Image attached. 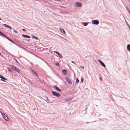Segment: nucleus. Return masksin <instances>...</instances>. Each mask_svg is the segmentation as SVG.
<instances>
[{"label":"nucleus","instance_id":"26","mask_svg":"<svg viewBox=\"0 0 130 130\" xmlns=\"http://www.w3.org/2000/svg\"><path fill=\"white\" fill-rule=\"evenodd\" d=\"M83 80H84V79L83 78H82L81 79V82H82V83H83Z\"/></svg>","mask_w":130,"mask_h":130},{"label":"nucleus","instance_id":"1","mask_svg":"<svg viewBox=\"0 0 130 130\" xmlns=\"http://www.w3.org/2000/svg\"><path fill=\"white\" fill-rule=\"evenodd\" d=\"M11 67L13 70H15L18 73H19V70L18 68L15 67L14 66L12 65L11 66Z\"/></svg>","mask_w":130,"mask_h":130},{"label":"nucleus","instance_id":"27","mask_svg":"<svg viewBox=\"0 0 130 130\" xmlns=\"http://www.w3.org/2000/svg\"><path fill=\"white\" fill-rule=\"evenodd\" d=\"M98 61L100 63V64L102 62L100 60H98Z\"/></svg>","mask_w":130,"mask_h":130},{"label":"nucleus","instance_id":"2","mask_svg":"<svg viewBox=\"0 0 130 130\" xmlns=\"http://www.w3.org/2000/svg\"><path fill=\"white\" fill-rule=\"evenodd\" d=\"M52 93L53 95L57 97H59L60 96L59 93L55 91H52Z\"/></svg>","mask_w":130,"mask_h":130},{"label":"nucleus","instance_id":"41","mask_svg":"<svg viewBox=\"0 0 130 130\" xmlns=\"http://www.w3.org/2000/svg\"><path fill=\"white\" fill-rule=\"evenodd\" d=\"M128 13H129V15H130V11H128Z\"/></svg>","mask_w":130,"mask_h":130},{"label":"nucleus","instance_id":"4","mask_svg":"<svg viewBox=\"0 0 130 130\" xmlns=\"http://www.w3.org/2000/svg\"><path fill=\"white\" fill-rule=\"evenodd\" d=\"M91 22L93 24L95 25H98L99 23V21L97 20H93Z\"/></svg>","mask_w":130,"mask_h":130},{"label":"nucleus","instance_id":"40","mask_svg":"<svg viewBox=\"0 0 130 130\" xmlns=\"http://www.w3.org/2000/svg\"><path fill=\"white\" fill-rule=\"evenodd\" d=\"M16 61L18 63V61H17V60L16 59Z\"/></svg>","mask_w":130,"mask_h":130},{"label":"nucleus","instance_id":"18","mask_svg":"<svg viewBox=\"0 0 130 130\" xmlns=\"http://www.w3.org/2000/svg\"><path fill=\"white\" fill-rule=\"evenodd\" d=\"M5 35L1 31H0V35L2 37H3Z\"/></svg>","mask_w":130,"mask_h":130},{"label":"nucleus","instance_id":"32","mask_svg":"<svg viewBox=\"0 0 130 130\" xmlns=\"http://www.w3.org/2000/svg\"><path fill=\"white\" fill-rule=\"evenodd\" d=\"M8 28H10L11 29H12V28L9 26V27H8Z\"/></svg>","mask_w":130,"mask_h":130},{"label":"nucleus","instance_id":"12","mask_svg":"<svg viewBox=\"0 0 130 130\" xmlns=\"http://www.w3.org/2000/svg\"><path fill=\"white\" fill-rule=\"evenodd\" d=\"M127 50L130 52V44H128L127 46Z\"/></svg>","mask_w":130,"mask_h":130},{"label":"nucleus","instance_id":"5","mask_svg":"<svg viewBox=\"0 0 130 130\" xmlns=\"http://www.w3.org/2000/svg\"><path fill=\"white\" fill-rule=\"evenodd\" d=\"M2 115L3 116V118L6 121H8V119L6 116L3 113H2Z\"/></svg>","mask_w":130,"mask_h":130},{"label":"nucleus","instance_id":"35","mask_svg":"<svg viewBox=\"0 0 130 130\" xmlns=\"http://www.w3.org/2000/svg\"><path fill=\"white\" fill-rule=\"evenodd\" d=\"M42 59L47 64V63L45 60H43L42 59Z\"/></svg>","mask_w":130,"mask_h":130},{"label":"nucleus","instance_id":"31","mask_svg":"<svg viewBox=\"0 0 130 130\" xmlns=\"http://www.w3.org/2000/svg\"><path fill=\"white\" fill-rule=\"evenodd\" d=\"M22 30H23V31H26V30L25 29H22Z\"/></svg>","mask_w":130,"mask_h":130},{"label":"nucleus","instance_id":"16","mask_svg":"<svg viewBox=\"0 0 130 130\" xmlns=\"http://www.w3.org/2000/svg\"><path fill=\"white\" fill-rule=\"evenodd\" d=\"M32 38L33 39H35L37 40L38 39V37H35L33 35H32Z\"/></svg>","mask_w":130,"mask_h":130},{"label":"nucleus","instance_id":"24","mask_svg":"<svg viewBox=\"0 0 130 130\" xmlns=\"http://www.w3.org/2000/svg\"><path fill=\"white\" fill-rule=\"evenodd\" d=\"M8 70L10 72H12L13 71L12 70H11L12 69L10 68H8Z\"/></svg>","mask_w":130,"mask_h":130},{"label":"nucleus","instance_id":"43","mask_svg":"<svg viewBox=\"0 0 130 130\" xmlns=\"http://www.w3.org/2000/svg\"><path fill=\"white\" fill-rule=\"evenodd\" d=\"M99 120L101 121L102 120V119H99Z\"/></svg>","mask_w":130,"mask_h":130},{"label":"nucleus","instance_id":"47","mask_svg":"<svg viewBox=\"0 0 130 130\" xmlns=\"http://www.w3.org/2000/svg\"><path fill=\"white\" fill-rule=\"evenodd\" d=\"M85 57V58H87V57Z\"/></svg>","mask_w":130,"mask_h":130},{"label":"nucleus","instance_id":"6","mask_svg":"<svg viewBox=\"0 0 130 130\" xmlns=\"http://www.w3.org/2000/svg\"><path fill=\"white\" fill-rule=\"evenodd\" d=\"M75 5L78 7H80L82 6V4L81 3L79 2H76Z\"/></svg>","mask_w":130,"mask_h":130},{"label":"nucleus","instance_id":"20","mask_svg":"<svg viewBox=\"0 0 130 130\" xmlns=\"http://www.w3.org/2000/svg\"><path fill=\"white\" fill-rule=\"evenodd\" d=\"M4 38H6L7 39L9 40V41L10 40V39H9L8 38L6 37L5 35H4V37H3Z\"/></svg>","mask_w":130,"mask_h":130},{"label":"nucleus","instance_id":"7","mask_svg":"<svg viewBox=\"0 0 130 130\" xmlns=\"http://www.w3.org/2000/svg\"><path fill=\"white\" fill-rule=\"evenodd\" d=\"M54 52L56 54H57L60 58H62V55L57 51H54Z\"/></svg>","mask_w":130,"mask_h":130},{"label":"nucleus","instance_id":"44","mask_svg":"<svg viewBox=\"0 0 130 130\" xmlns=\"http://www.w3.org/2000/svg\"><path fill=\"white\" fill-rule=\"evenodd\" d=\"M88 123H89V122H87L86 123H87V124H88Z\"/></svg>","mask_w":130,"mask_h":130},{"label":"nucleus","instance_id":"21","mask_svg":"<svg viewBox=\"0 0 130 130\" xmlns=\"http://www.w3.org/2000/svg\"><path fill=\"white\" fill-rule=\"evenodd\" d=\"M3 25L5 27H9V26L7 24H3Z\"/></svg>","mask_w":130,"mask_h":130},{"label":"nucleus","instance_id":"3","mask_svg":"<svg viewBox=\"0 0 130 130\" xmlns=\"http://www.w3.org/2000/svg\"><path fill=\"white\" fill-rule=\"evenodd\" d=\"M65 79L66 80L67 82L69 84H72V82L70 79L67 76H66Z\"/></svg>","mask_w":130,"mask_h":130},{"label":"nucleus","instance_id":"25","mask_svg":"<svg viewBox=\"0 0 130 130\" xmlns=\"http://www.w3.org/2000/svg\"><path fill=\"white\" fill-rule=\"evenodd\" d=\"M46 100L48 102H50V100H49V99L47 97H46Z\"/></svg>","mask_w":130,"mask_h":130},{"label":"nucleus","instance_id":"11","mask_svg":"<svg viewBox=\"0 0 130 130\" xmlns=\"http://www.w3.org/2000/svg\"><path fill=\"white\" fill-rule=\"evenodd\" d=\"M22 36L23 37H24L25 38H30L31 37L30 36H27V35H25L24 34H23L22 35Z\"/></svg>","mask_w":130,"mask_h":130},{"label":"nucleus","instance_id":"9","mask_svg":"<svg viewBox=\"0 0 130 130\" xmlns=\"http://www.w3.org/2000/svg\"><path fill=\"white\" fill-rule=\"evenodd\" d=\"M31 70L32 72L34 73L35 75H36L37 77H38L39 76L38 74L36 72H35L34 70L32 69H31Z\"/></svg>","mask_w":130,"mask_h":130},{"label":"nucleus","instance_id":"23","mask_svg":"<svg viewBox=\"0 0 130 130\" xmlns=\"http://www.w3.org/2000/svg\"><path fill=\"white\" fill-rule=\"evenodd\" d=\"M55 64L57 66H59V64L58 62H56Z\"/></svg>","mask_w":130,"mask_h":130},{"label":"nucleus","instance_id":"17","mask_svg":"<svg viewBox=\"0 0 130 130\" xmlns=\"http://www.w3.org/2000/svg\"><path fill=\"white\" fill-rule=\"evenodd\" d=\"M100 64L104 68H105V65L103 62H102Z\"/></svg>","mask_w":130,"mask_h":130},{"label":"nucleus","instance_id":"45","mask_svg":"<svg viewBox=\"0 0 130 130\" xmlns=\"http://www.w3.org/2000/svg\"><path fill=\"white\" fill-rule=\"evenodd\" d=\"M1 55V53L0 52V55Z\"/></svg>","mask_w":130,"mask_h":130},{"label":"nucleus","instance_id":"22","mask_svg":"<svg viewBox=\"0 0 130 130\" xmlns=\"http://www.w3.org/2000/svg\"><path fill=\"white\" fill-rule=\"evenodd\" d=\"M126 8L127 11L128 12V11H130V9L128 8L127 7H126Z\"/></svg>","mask_w":130,"mask_h":130},{"label":"nucleus","instance_id":"38","mask_svg":"<svg viewBox=\"0 0 130 130\" xmlns=\"http://www.w3.org/2000/svg\"><path fill=\"white\" fill-rule=\"evenodd\" d=\"M14 32H15V33H17V31L16 30H14Z\"/></svg>","mask_w":130,"mask_h":130},{"label":"nucleus","instance_id":"34","mask_svg":"<svg viewBox=\"0 0 130 130\" xmlns=\"http://www.w3.org/2000/svg\"><path fill=\"white\" fill-rule=\"evenodd\" d=\"M14 43V44H15V45H16L17 46V44L15 42H14V43Z\"/></svg>","mask_w":130,"mask_h":130},{"label":"nucleus","instance_id":"37","mask_svg":"<svg viewBox=\"0 0 130 130\" xmlns=\"http://www.w3.org/2000/svg\"><path fill=\"white\" fill-rule=\"evenodd\" d=\"M100 80L101 81H102V78L101 77H100Z\"/></svg>","mask_w":130,"mask_h":130},{"label":"nucleus","instance_id":"42","mask_svg":"<svg viewBox=\"0 0 130 130\" xmlns=\"http://www.w3.org/2000/svg\"><path fill=\"white\" fill-rule=\"evenodd\" d=\"M87 108H86V110H87Z\"/></svg>","mask_w":130,"mask_h":130},{"label":"nucleus","instance_id":"10","mask_svg":"<svg viewBox=\"0 0 130 130\" xmlns=\"http://www.w3.org/2000/svg\"><path fill=\"white\" fill-rule=\"evenodd\" d=\"M59 30L60 31L62 32L63 33L65 34H66L65 31V30L62 28L60 27L59 28Z\"/></svg>","mask_w":130,"mask_h":130},{"label":"nucleus","instance_id":"28","mask_svg":"<svg viewBox=\"0 0 130 130\" xmlns=\"http://www.w3.org/2000/svg\"><path fill=\"white\" fill-rule=\"evenodd\" d=\"M71 62L72 63H74L75 64L76 66H77V65L73 61H71Z\"/></svg>","mask_w":130,"mask_h":130},{"label":"nucleus","instance_id":"39","mask_svg":"<svg viewBox=\"0 0 130 130\" xmlns=\"http://www.w3.org/2000/svg\"><path fill=\"white\" fill-rule=\"evenodd\" d=\"M81 68L83 69H84V67L83 66H82L81 67Z\"/></svg>","mask_w":130,"mask_h":130},{"label":"nucleus","instance_id":"29","mask_svg":"<svg viewBox=\"0 0 130 130\" xmlns=\"http://www.w3.org/2000/svg\"><path fill=\"white\" fill-rule=\"evenodd\" d=\"M9 41H10L12 43H14V42L13 40H11V39H10V40H9Z\"/></svg>","mask_w":130,"mask_h":130},{"label":"nucleus","instance_id":"14","mask_svg":"<svg viewBox=\"0 0 130 130\" xmlns=\"http://www.w3.org/2000/svg\"><path fill=\"white\" fill-rule=\"evenodd\" d=\"M82 24L84 26H86L88 24L87 22H82Z\"/></svg>","mask_w":130,"mask_h":130},{"label":"nucleus","instance_id":"19","mask_svg":"<svg viewBox=\"0 0 130 130\" xmlns=\"http://www.w3.org/2000/svg\"><path fill=\"white\" fill-rule=\"evenodd\" d=\"M79 82V80L78 78H77L76 79V84H78V82Z\"/></svg>","mask_w":130,"mask_h":130},{"label":"nucleus","instance_id":"49","mask_svg":"<svg viewBox=\"0 0 130 130\" xmlns=\"http://www.w3.org/2000/svg\"><path fill=\"white\" fill-rule=\"evenodd\" d=\"M10 54L11 55H12L11 54Z\"/></svg>","mask_w":130,"mask_h":130},{"label":"nucleus","instance_id":"15","mask_svg":"<svg viewBox=\"0 0 130 130\" xmlns=\"http://www.w3.org/2000/svg\"><path fill=\"white\" fill-rule=\"evenodd\" d=\"M7 79H6L5 78L4 76L3 77V78H2L1 79V80L4 82H5V80H7Z\"/></svg>","mask_w":130,"mask_h":130},{"label":"nucleus","instance_id":"36","mask_svg":"<svg viewBox=\"0 0 130 130\" xmlns=\"http://www.w3.org/2000/svg\"><path fill=\"white\" fill-rule=\"evenodd\" d=\"M28 82L30 84H31V83H32L31 82L30 80H29Z\"/></svg>","mask_w":130,"mask_h":130},{"label":"nucleus","instance_id":"13","mask_svg":"<svg viewBox=\"0 0 130 130\" xmlns=\"http://www.w3.org/2000/svg\"><path fill=\"white\" fill-rule=\"evenodd\" d=\"M62 73H63L65 75H66L67 74V71L65 70H63L62 71Z\"/></svg>","mask_w":130,"mask_h":130},{"label":"nucleus","instance_id":"30","mask_svg":"<svg viewBox=\"0 0 130 130\" xmlns=\"http://www.w3.org/2000/svg\"><path fill=\"white\" fill-rule=\"evenodd\" d=\"M3 76L2 75H0V78L2 79V78H3Z\"/></svg>","mask_w":130,"mask_h":130},{"label":"nucleus","instance_id":"33","mask_svg":"<svg viewBox=\"0 0 130 130\" xmlns=\"http://www.w3.org/2000/svg\"><path fill=\"white\" fill-rule=\"evenodd\" d=\"M17 46H18L19 47H22V46L21 45H18V44L17 45Z\"/></svg>","mask_w":130,"mask_h":130},{"label":"nucleus","instance_id":"8","mask_svg":"<svg viewBox=\"0 0 130 130\" xmlns=\"http://www.w3.org/2000/svg\"><path fill=\"white\" fill-rule=\"evenodd\" d=\"M54 87L55 89L56 90L59 91V92H61V90L57 86L54 85Z\"/></svg>","mask_w":130,"mask_h":130},{"label":"nucleus","instance_id":"48","mask_svg":"<svg viewBox=\"0 0 130 130\" xmlns=\"http://www.w3.org/2000/svg\"><path fill=\"white\" fill-rule=\"evenodd\" d=\"M100 115H101V114H100L99 115V116H100Z\"/></svg>","mask_w":130,"mask_h":130},{"label":"nucleus","instance_id":"46","mask_svg":"<svg viewBox=\"0 0 130 130\" xmlns=\"http://www.w3.org/2000/svg\"><path fill=\"white\" fill-rule=\"evenodd\" d=\"M1 20V18H0V20Z\"/></svg>","mask_w":130,"mask_h":130}]
</instances>
